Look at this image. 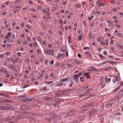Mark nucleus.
Wrapping results in <instances>:
<instances>
[{
	"instance_id": "nucleus-1",
	"label": "nucleus",
	"mask_w": 123,
	"mask_h": 123,
	"mask_svg": "<svg viewBox=\"0 0 123 123\" xmlns=\"http://www.w3.org/2000/svg\"><path fill=\"white\" fill-rule=\"evenodd\" d=\"M18 98H21V99L25 98V99H24L23 101L25 102H28L31 101V100L29 98H27L26 96H20Z\"/></svg>"
},
{
	"instance_id": "nucleus-2",
	"label": "nucleus",
	"mask_w": 123,
	"mask_h": 123,
	"mask_svg": "<svg viewBox=\"0 0 123 123\" xmlns=\"http://www.w3.org/2000/svg\"><path fill=\"white\" fill-rule=\"evenodd\" d=\"M90 68L91 69L92 71H96L97 72H98L99 70L97 69L94 67L91 66L90 67Z\"/></svg>"
},
{
	"instance_id": "nucleus-3",
	"label": "nucleus",
	"mask_w": 123,
	"mask_h": 123,
	"mask_svg": "<svg viewBox=\"0 0 123 123\" xmlns=\"http://www.w3.org/2000/svg\"><path fill=\"white\" fill-rule=\"evenodd\" d=\"M73 77L74 78V79L75 80V81L77 83L78 82V77L77 74H74Z\"/></svg>"
},
{
	"instance_id": "nucleus-4",
	"label": "nucleus",
	"mask_w": 123,
	"mask_h": 123,
	"mask_svg": "<svg viewBox=\"0 0 123 123\" xmlns=\"http://www.w3.org/2000/svg\"><path fill=\"white\" fill-rule=\"evenodd\" d=\"M56 115H54L52 116H50L49 117L50 120H52L53 119H56Z\"/></svg>"
},
{
	"instance_id": "nucleus-5",
	"label": "nucleus",
	"mask_w": 123,
	"mask_h": 123,
	"mask_svg": "<svg viewBox=\"0 0 123 123\" xmlns=\"http://www.w3.org/2000/svg\"><path fill=\"white\" fill-rule=\"evenodd\" d=\"M97 112V111L95 110H93L92 111H91L89 114V116H92V115L94 114Z\"/></svg>"
},
{
	"instance_id": "nucleus-6",
	"label": "nucleus",
	"mask_w": 123,
	"mask_h": 123,
	"mask_svg": "<svg viewBox=\"0 0 123 123\" xmlns=\"http://www.w3.org/2000/svg\"><path fill=\"white\" fill-rule=\"evenodd\" d=\"M52 98V97H47L44 98L43 99V100L47 101H49L51 99H53Z\"/></svg>"
},
{
	"instance_id": "nucleus-7",
	"label": "nucleus",
	"mask_w": 123,
	"mask_h": 123,
	"mask_svg": "<svg viewBox=\"0 0 123 123\" xmlns=\"http://www.w3.org/2000/svg\"><path fill=\"white\" fill-rule=\"evenodd\" d=\"M32 115V114L30 112H26L25 115L26 117H29L31 116Z\"/></svg>"
},
{
	"instance_id": "nucleus-8",
	"label": "nucleus",
	"mask_w": 123,
	"mask_h": 123,
	"mask_svg": "<svg viewBox=\"0 0 123 123\" xmlns=\"http://www.w3.org/2000/svg\"><path fill=\"white\" fill-rule=\"evenodd\" d=\"M66 84V83H64L62 82H61L60 83H58L57 85V86H60L63 85L64 86Z\"/></svg>"
},
{
	"instance_id": "nucleus-9",
	"label": "nucleus",
	"mask_w": 123,
	"mask_h": 123,
	"mask_svg": "<svg viewBox=\"0 0 123 123\" xmlns=\"http://www.w3.org/2000/svg\"><path fill=\"white\" fill-rule=\"evenodd\" d=\"M117 45L118 47L121 48V49H123V47L120 44L118 43H117Z\"/></svg>"
},
{
	"instance_id": "nucleus-10",
	"label": "nucleus",
	"mask_w": 123,
	"mask_h": 123,
	"mask_svg": "<svg viewBox=\"0 0 123 123\" xmlns=\"http://www.w3.org/2000/svg\"><path fill=\"white\" fill-rule=\"evenodd\" d=\"M122 85L123 87V83H122L116 89H115L113 91H117V90H118L120 88V87Z\"/></svg>"
},
{
	"instance_id": "nucleus-11",
	"label": "nucleus",
	"mask_w": 123,
	"mask_h": 123,
	"mask_svg": "<svg viewBox=\"0 0 123 123\" xmlns=\"http://www.w3.org/2000/svg\"><path fill=\"white\" fill-rule=\"evenodd\" d=\"M6 109L7 110H15V108H12L11 107H8L7 106Z\"/></svg>"
},
{
	"instance_id": "nucleus-12",
	"label": "nucleus",
	"mask_w": 123,
	"mask_h": 123,
	"mask_svg": "<svg viewBox=\"0 0 123 123\" xmlns=\"http://www.w3.org/2000/svg\"><path fill=\"white\" fill-rule=\"evenodd\" d=\"M68 78H64L62 79L61 80V81H62V82H64L65 81H66L67 80H68Z\"/></svg>"
},
{
	"instance_id": "nucleus-13",
	"label": "nucleus",
	"mask_w": 123,
	"mask_h": 123,
	"mask_svg": "<svg viewBox=\"0 0 123 123\" xmlns=\"http://www.w3.org/2000/svg\"><path fill=\"white\" fill-rule=\"evenodd\" d=\"M80 80L82 82H83L85 81L84 78L83 77H81L80 78Z\"/></svg>"
},
{
	"instance_id": "nucleus-14",
	"label": "nucleus",
	"mask_w": 123,
	"mask_h": 123,
	"mask_svg": "<svg viewBox=\"0 0 123 123\" xmlns=\"http://www.w3.org/2000/svg\"><path fill=\"white\" fill-rule=\"evenodd\" d=\"M105 106V107H107L109 106L111 107L112 106V105H111L110 103H107L106 104Z\"/></svg>"
},
{
	"instance_id": "nucleus-15",
	"label": "nucleus",
	"mask_w": 123,
	"mask_h": 123,
	"mask_svg": "<svg viewBox=\"0 0 123 123\" xmlns=\"http://www.w3.org/2000/svg\"><path fill=\"white\" fill-rule=\"evenodd\" d=\"M84 72L83 71H81V72H80L78 74H77L78 75V76H79V77L80 76H81L83 74Z\"/></svg>"
},
{
	"instance_id": "nucleus-16",
	"label": "nucleus",
	"mask_w": 123,
	"mask_h": 123,
	"mask_svg": "<svg viewBox=\"0 0 123 123\" xmlns=\"http://www.w3.org/2000/svg\"><path fill=\"white\" fill-rule=\"evenodd\" d=\"M51 51V49L50 48H48L47 50V52L48 55H49L50 54V51Z\"/></svg>"
},
{
	"instance_id": "nucleus-17",
	"label": "nucleus",
	"mask_w": 123,
	"mask_h": 123,
	"mask_svg": "<svg viewBox=\"0 0 123 123\" xmlns=\"http://www.w3.org/2000/svg\"><path fill=\"white\" fill-rule=\"evenodd\" d=\"M89 73L90 72H89L86 73H85L84 72L83 74H84V76L85 77H87L89 75Z\"/></svg>"
},
{
	"instance_id": "nucleus-18",
	"label": "nucleus",
	"mask_w": 123,
	"mask_h": 123,
	"mask_svg": "<svg viewBox=\"0 0 123 123\" xmlns=\"http://www.w3.org/2000/svg\"><path fill=\"white\" fill-rule=\"evenodd\" d=\"M106 61L107 62H108L109 63H113V64H115V62H113V61H109L108 60H106Z\"/></svg>"
},
{
	"instance_id": "nucleus-19",
	"label": "nucleus",
	"mask_w": 123,
	"mask_h": 123,
	"mask_svg": "<svg viewBox=\"0 0 123 123\" xmlns=\"http://www.w3.org/2000/svg\"><path fill=\"white\" fill-rule=\"evenodd\" d=\"M61 51H62L63 52H66V48H64V49H63V48H61Z\"/></svg>"
},
{
	"instance_id": "nucleus-20",
	"label": "nucleus",
	"mask_w": 123,
	"mask_h": 123,
	"mask_svg": "<svg viewBox=\"0 0 123 123\" xmlns=\"http://www.w3.org/2000/svg\"><path fill=\"white\" fill-rule=\"evenodd\" d=\"M81 6L80 4H78L77 5H76V7L77 8H78L80 7Z\"/></svg>"
},
{
	"instance_id": "nucleus-21",
	"label": "nucleus",
	"mask_w": 123,
	"mask_h": 123,
	"mask_svg": "<svg viewBox=\"0 0 123 123\" xmlns=\"http://www.w3.org/2000/svg\"><path fill=\"white\" fill-rule=\"evenodd\" d=\"M51 76L52 77V78H53L55 77V76H54V74L52 73L51 74Z\"/></svg>"
},
{
	"instance_id": "nucleus-22",
	"label": "nucleus",
	"mask_w": 123,
	"mask_h": 123,
	"mask_svg": "<svg viewBox=\"0 0 123 123\" xmlns=\"http://www.w3.org/2000/svg\"><path fill=\"white\" fill-rule=\"evenodd\" d=\"M67 65L68 66V67H69L71 68H72V65L71 64L69 63L68 64H67Z\"/></svg>"
},
{
	"instance_id": "nucleus-23",
	"label": "nucleus",
	"mask_w": 123,
	"mask_h": 123,
	"mask_svg": "<svg viewBox=\"0 0 123 123\" xmlns=\"http://www.w3.org/2000/svg\"><path fill=\"white\" fill-rule=\"evenodd\" d=\"M107 22L108 23H109L110 24V23L112 24L113 22V21L111 20H108L107 21Z\"/></svg>"
},
{
	"instance_id": "nucleus-24",
	"label": "nucleus",
	"mask_w": 123,
	"mask_h": 123,
	"mask_svg": "<svg viewBox=\"0 0 123 123\" xmlns=\"http://www.w3.org/2000/svg\"><path fill=\"white\" fill-rule=\"evenodd\" d=\"M25 108V105H21L20 107V109H23Z\"/></svg>"
},
{
	"instance_id": "nucleus-25",
	"label": "nucleus",
	"mask_w": 123,
	"mask_h": 123,
	"mask_svg": "<svg viewBox=\"0 0 123 123\" xmlns=\"http://www.w3.org/2000/svg\"><path fill=\"white\" fill-rule=\"evenodd\" d=\"M86 95L85 92H82V93H81L80 94V96H83L84 95Z\"/></svg>"
},
{
	"instance_id": "nucleus-26",
	"label": "nucleus",
	"mask_w": 123,
	"mask_h": 123,
	"mask_svg": "<svg viewBox=\"0 0 123 123\" xmlns=\"http://www.w3.org/2000/svg\"><path fill=\"white\" fill-rule=\"evenodd\" d=\"M6 120H7V122H9L10 121V117H6L5 118Z\"/></svg>"
},
{
	"instance_id": "nucleus-27",
	"label": "nucleus",
	"mask_w": 123,
	"mask_h": 123,
	"mask_svg": "<svg viewBox=\"0 0 123 123\" xmlns=\"http://www.w3.org/2000/svg\"><path fill=\"white\" fill-rule=\"evenodd\" d=\"M57 57L58 58H61V54L60 53H59L58 54Z\"/></svg>"
},
{
	"instance_id": "nucleus-28",
	"label": "nucleus",
	"mask_w": 123,
	"mask_h": 123,
	"mask_svg": "<svg viewBox=\"0 0 123 123\" xmlns=\"http://www.w3.org/2000/svg\"><path fill=\"white\" fill-rule=\"evenodd\" d=\"M90 90V89H88V90H86L85 91V92H85L86 94H87L88 93H90V92H88V91H89V90Z\"/></svg>"
},
{
	"instance_id": "nucleus-29",
	"label": "nucleus",
	"mask_w": 123,
	"mask_h": 123,
	"mask_svg": "<svg viewBox=\"0 0 123 123\" xmlns=\"http://www.w3.org/2000/svg\"><path fill=\"white\" fill-rule=\"evenodd\" d=\"M86 53L87 55L88 56H91V54L90 52H86Z\"/></svg>"
},
{
	"instance_id": "nucleus-30",
	"label": "nucleus",
	"mask_w": 123,
	"mask_h": 123,
	"mask_svg": "<svg viewBox=\"0 0 123 123\" xmlns=\"http://www.w3.org/2000/svg\"><path fill=\"white\" fill-rule=\"evenodd\" d=\"M65 54L64 53H62V54H61V57L62 58L64 56Z\"/></svg>"
},
{
	"instance_id": "nucleus-31",
	"label": "nucleus",
	"mask_w": 123,
	"mask_h": 123,
	"mask_svg": "<svg viewBox=\"0 0 123 123\" xmlns=\"http://www.w3.org/2000/svg\"><path fill=\"white\" fill-rule=\"evenodd\" d=\"M99 55L100 57L102 58L103 59H104L105 57L103 56L101 54H99Z\"/></svg>"
},
{
	"instance_id": "nucleus-32",
	"label": "nucleus",
	"mask_w": 123,
	"mask_h": 123,
	"mask_svg": "<svg viewBox=\"0 0 123 123\" xmlns=\"http://www.w3.org/2000/svg\"><path fill=\"white\" fill-rule=\"evenodd\" d=\"M82 37L81 35H79L78 37V38L79 40H81L82 39Z\"/></svg>"
},
{
	"instance_id": "nucleus-33",
	"label": "nucleus",
	"mask_w": 123,
	"mask_h": 123,
	"mask_svg": "<svg viewBox=\"0 0 123 123\" xmlns=\"http://www.w3.org/2000/svg\"><path fill=\"white\" fill-rule=\"evenodd\" d=\"M105 71H107L109 70V68H103L102 69Z\"/></svg>"
},
{
	"instance_id": "nucleus-34",
	"label": "nucleus",
	"mask_w": 123,
	"mask_h": 123,
	"mask_svg": "<svg viewBox=\"0 0 123 123\" xmlns=\"http://www.w3.org/2000/svg\"><path fill=\"white\" fill-rule=\"evenodd\" d=\"M90 106V105H86L83 106V108L88 107Z\"/></svg>"
},
{
	"instance_id": "nucleus-35",
	"label": "nucleus",
	"mask_w": 123,
	"mask_h": 123,
	"mask_svg": "<svg viewBox=\"0 0 123 123\" xmlns=\"http://www.w3.org/2000/svg\"><path fill=\"white\" fill-rule=\"evenodd\" d=\"M62 94H61L59 95V93H58L56 92V95H57V96L58 97L61 96V95H62Z\"/></svg>"
},
{
	"instance_id": "nucleus-36",
	"label": "nucleus",
	"mask_w": 123,
	"mask_h": 123,
	"mask_svg": "<svg viewBox=\"0 0 123 123\" xmlns=\"http://www.w3.org/2000/svg\"><path fill=\"white\" fill-rule=\"evenodd\" d=\"M102 40V39L101 37H99L98 39V41L99 42L101 41Z\"/></svg>"
},
{
	"instance_id": "nucleus-37",
	"label": "nucleus",
	"mask_w": 123,
	"mask_h": 123,
	"mask_svg": "<svg viewBox=\"0 0 123 123\" xmlns=\"http://www.w3.org/2000/svg\"><path fill=\"white\" fill-rule=\"evenodd\" d=\"M37 38L38 41H41V38L40 37H37Z\"/></svg>"
},
{
	"instance_id": "nucleus-38",
	"label": "nucleus",
	"mask_w": 123,
	"mask_h": 123,
	"mask_svg": "<svg viewBox=\"0 0 123 123\" xmlns=\"http://www.w3.org/2000/svg\"><path fill=\"white\" fill-rule=\"evenodd\" d=\"M94 16H92L91 17H89L88 19L89 20H91L92 19V18H93Z\"/></svg>"
},
{
	"instance_id": "nucleus-39",
	"label": "nucleus",
	"mask_w": 123,
	"mask_h": 123,
	"mask_svg": "<svg viewBox=\"0 0 123 123\" xmlns=\"http://www.w3.org/2000/svg\"><path fill=\"white\" fill-rule=\"evenodd\" d=\"M83 49L84 50H86L87 49H89V48L88 47H84L83 48Z\"/></svg>"
},
{
	"instance_id": "nucleus-40",
	"label": "nucleus",
	"mask_w": 123,
	"mask_h": 123,
	"mask_svg": "<svg viewBox=\"0 0 123 123\" xmlns=\"http://www.w3.org/2000/svg\"><path fill=\"white\" fill-rule=\"evenodd\" d=\"M106 63V62H103L101 63L100 64H100L101 65H104V64H105Z\"/></svg>"
},
{
	"instance_id": "nucleus-41",
	"label": "nucleus",
	"mask_w": 123,
	"mask_h": 123,
	"mask_svg": "<svg viewBox=\"0 0 123 123\" xmlns=\"http://www.w3.org/2000/svg\"><path fill=\"white\" fill-rule=\"evenodd\" d=\"M105 5L104 4H102V3H100L98 4V6H105Z\"/></svg>"
},
{
	"instance_id": "nucleus-42",
	"label": "nucleus",
	"mask_w": 123,
	"mask_h": 123,
	"mask_svg": "<svg viewBox=\"0 0 123 123\" xmlns=\"http://www.w3.org/2000/svg\"><path fill=\"white\" fill-rule=\"evenodd\" d=\"M52 82V81H48V82H47L46 83V84H50Z\"/></svg>"
},
{
	"instance_id": "nucleus-43",
	"label": "nucleus",
	"mask_w": 123,
	"mask_h": 123,
	"mask_svg": "<svg viewBox=\"0 0 123 123\" xmlns=\"http://www.w3.org/2000/svg\"><path fill=\"white\" fill-rule=\"evenodd\" d=\"M100 11H99V12L96 11V12H95L94 13L95 14H100Z\"/></svg>"
},
{
	"instance_id": "nucleus-44",
	"label": "nucleus",
	"mask_w": 123,
	"mask_h": 123,
	"mask_svg": "<svg viewBox=\"0 0 123 123\" xmlns=\"http://www.w3.org/2000/svg\"><path fill=\"white\" fill-rule=\"evenodd\" d=\"M26 27L28 29H29L32 28L31 27H30V26H28L27 25L26 26Z\"/></svg>"
},
{
	"instance_id": "nucleus-45",
	"label": "nucleus",
	"mask_w": 123,
	"mask_h": 123,
	"mask_svg": "<svg viewBox=\"0 0 123 123\" xmlns=\"http://www.w3.org/2000/svg\"><path fill=\"white\" fill-rule=\"evenodd\" d=\"M55 113H50V116H52L54 115H55Z\"/></svg>"
},
{
	"instance_id": "nucleus-46",
	"label": "nucleus",
	"mask_w": 123,
	"mask_h": 123,
	"mask_svg": "<svg viewBox=\"0 0 123 123\" xmlns=\"http://www.w3.org/2000/svg\"><path fill=\"white\" fill-rule=\"evenodd\" d=\"M109 68V69H110L111 70H112L113 71V69L112 68V67H110Z\"/></svg>"
},
{
	"instance_id": "nucleus-47",
	"label": "nucleus",
	"mask_w": 123,
	"mask_h": 123,
	"mask_svg": "<svg viewBox=\"0 0 123 123\" xmlns=\"http://www.w3.org/2000/svg\"><path fill=\"white\" fill-rule=\"evenodd\" d=\"M50 54H51L52 55H53L54 54V53L53 51L52 50H51V51H50Z\"/></svg>"
},
{
	"instance_id": "nucleus-48",
	"label": "nucleus",
	"mask_w": 123,
	"mask_h": 123,
	"mask_svg": "<svg viewBox=\"0 0 123 123\" xmlns=\"http://www.w3.org/2000/svg\"><path fill=\"white\" fill-rule=\"evenodd\" d=\"M89 37H90V38H93V36L92 35H91L90 34H89Z\"/></svg>"
},
{
	"instance_id": "nucleus-49",
	"label": "nucleus",
	"mask_w": 123,
	"mask_h": 123,
	"mask_svg": "<svg viewBox=\"0 0 123 123\" xmlns=\"http://www.w3.org/2000/svg\"><path fill=\"white\" fill-rule=\"evenodd\" d=\"M42 12L43 14H45L46 13V11L44 9L42 10Z\"/></svg>"
},
{
	"instance_id": "nucleus-50",
	"label": "nucleus",
	"mask_w": 123,
	"mask_h": 123,
	"mask_svg": "<svg viewBox=\"0 0 123 123\" xmlns=\"http://www.w3.org/2000/svg\"><path fill=\"white\" fill-rule=\"evenodd\" d=\"M59 33L60 35H62V33L60 31H59Z\"/></svg>"
},
{
	"instance_id": "nucleus-51",
	"label": "nucleus",
	"mask_w": 123,
	"mask_h": 123,
	"mask_svg": "<svg viewBox=\"0 0 123 123\" xmlns=\"http://www.w3.org/2000/svg\"><path fill=\"white\" fill-rule=\"evenodd\" d=\"M59 20H60V22L61 23V25H63L62 21V19H59Z\"/></svg>"
},
{
	"instance_id": "nucleus-52",
	"label": "nucleus",
	"mask_w": 123,
	"mask_h": 123,
	"mask_svg": "<svg viewBox=\"0 0 123 123\" xmlns=\"http://www.w3.org/2000/svg\"><path fill=\"white\" fill-rule=\"evenodd\" d=\"M54 63V61L53 60H52L50 62V64L51 65L53 64Z\"/></svg>"
},
{
	"instance_id": "nucleus-53",
	"label": "nucleus",
	"mask_w": 123,
	"mask_h": 123,
	"mask_svg": "<svg viewBox=\"0 0 123 123\" xmlns=\"http://www.w3.org/2000/svg\"><path fill=\"white\" fill-rule=\"evenodd\" d=\"M94 25V23H92L90 24V26L91 27H92Z\"/></svg>"
},
{
	"instance_id": "nucleus-54",
	"label": "nucleus",
	"mask_w": 123,
	"mask_h": 123,
	"mask_svg": "<svg viewBox=\"0 0 123 123\" xmlns=\"http://www.w3.org/2000/svg\"><path fill=\"white\" fill-rule=\"evenodd\" d=\"M9 37V36L8 35H6L5 36V37L6 38V39L8 38Z\"/></svg>"
},
{
	"instance_id": "nucleus-55",
	"label": "nucleus",
	"mask_w": 123,
	"mask_h": 123,
	"mask_svg": "<svg viewBox=\"0 0 123 123\" xmlns=\"http://www.w3.org/2000/svg\"><path fill=\"white\" fill-rule=\"evenodd\" d=\"M48 60L46 59L45 61V64H48Z\"/></svg>"
},
{
	"instance_id": "nucleus-56",
	"label": "nucleus",
	"mask_w": 123,
	"mask_h": 123,
	"mask_svg": "<svg viewBox=\"0 0 123 123\" xmlns=\"http://www.w3.org/2000/svg\"><path fill=\"white\" fill-rule=\"evenodd\" d=\"M2 72L3 73H4L6 71V70L5 69H2Z\"/></svg>"
},
{
	"instance_id": "nucleus-57",
	"label": "nucleus",
	"mask_w": 123,
	"mask_h": 123,
	"mask_svg": "<svg viewBox=\"0 0 123 123\" xmlns=\"http://www.w3.org/2000/svg\"><path fill=\"white\" fill-rule=\"evenodd\" d=\"M80 89H81V90H83L84 89V87H80Z\"/></svg>"
},
{
	"instance_id": "nucleus-58",
	"label": "nucleus",
	"mask_w": 123,
	"mask_h": 123,
	"mask_svg": "<svg viewBox=\"0 0 123 123\" xmlns=\"http://www.w3.org/2000/svg\"><path fill=\"white\" fill-rule=\"evenodd\" d=\"M74 62L76 63H77V64H79V62L77 60H76Z\"/></svg>"
},
{
	"instance_id": "nucleus-59",
	"label": "nucleus",
	"mask_w": 123,
	"mask_h": 123,
	"mask_svg": "<svg viewBox=\"0 0 123 123\" xmlns=\"http://www.w3.org/2000/svg\"><path fill=\"white\" fill-rule=\"evenodd\" d=\"M78 57L80 58L81 57V55L79 54H78Z\"/></svg>"
},
{
	"instance_id": "nucleus-60",
	"label": "nucleus",
	"mask_w": 123,
	"mask_h": 123,
	"mask_svg": "<svg viewBox=\"0 0 123 123\" xmlns=\"http://www.w3.org/2000/svg\"><path fill=\"white\" fill-rule=\"evenodd\" d=\"M27 42L26 41H25L24 42V43L25 45L27 44Z\"/></svg>"
},
{
	"instance_id": "nucleus-61",
	"label": "nucleus",
	"mask_w": 123,
	"mask_h": 123,
	"mask_svg": "<svg viewBox=\"0 0 123 123\" xmlns=\"http://www.w3.org/2000/svg\"><path fill=\"white\" fill-rule=\"evenodd\" d=\"M20 6H15V7L14 8L15 9H16V8H20Z\"/></svg>"
},
{
	"instance_id": "nucleus-62",
	"label": "nucleus",
	"mask_w": 123,
	"mask_h": 123,
	"mask_svg": "<svg viewBox=\"0 0 123 123\" xmlns=\"http://www.w3.org/2000/svg\"><path fill=\"white\" fill-rule=\"evenodd\" d=\"M122 35L120 33H119L118 35V36L119 37H121L122 36Z\"/></svg>"
},
{
	"instance_id": "nucleus-63",
	"label": "nucleus",
	"mask_w": 123,
	"mask_h": 123,
	"mask_svg": "<svg viewBox=\"0 0 123 123\" xmlns=\"http://www.w3.org/2000/svg\"><path fill=\"white\" fill-rule=\"evenodd\" d=\"M65 66V65L63 64H62L61 65V67L62 68H63Z\"/></svg>"
},
{
	"instance_id": "nucleus-64",
	"label": "nucleus",
	"mask_w": 123,
	"mask_h": 123,
	"mask_svg": "<svg viewBox=\"0 0 123 123\" xmlns=\"http://www.w3.org/2000/svg\"><path fill=\"white\" fill-rule=\"evenodd\" d=\"M13 60L12 58H11L10 59V62H12L13 61Z\"/></svg>"
}]
</instances>
